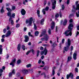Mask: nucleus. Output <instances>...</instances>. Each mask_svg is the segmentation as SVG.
<instances>
[{"label": "nucleus", "instance_id": "6e6552de", "mask_svg": "<svg viewBox=\"0 0 79 79\" xmlns=\"http://www.w3.org/2000/svg\"><path fill=\"white\" fill-rule=\"evenodd\" d=\"M16 59H14L13 60H12L11 63H10V65H12V67H14L15 66V63H16Z\"/></svg>", "mask_w": 79, "mask_h": 79}, {"label": "nucleus", "instance_id": "7c9ffc66", "mask_svg": "<svg viewBox=\"0 0 79 79\" xmlns=\"http://www.w3.org/2000/svg\"><path fill=\"white\" fill-rule=\"evenodd\" d=\"M2 50H3V49L2 48H0V55L2 54Z\"/></svg>", "mask_w": 79, "mask_h": 79}, {"label": "nucleus", "instance_id": "aec40b11", "mask_svg": "<svg viewBox=\"0 0 79 79\" xmlns=\"http://www.w3.org/2000/svg\"><path fill=\"white\" fill-rule=\"evenodd\" d=\"M67 20L66 19H65L64 22V23H63V25L64 26H65V25H66V24L67 23Z\"/></svg>", "mask_w": 79, "mask_h": 79}, {"label": "nucleus", "instance_id": "9b49d317", "mask_svg": "<svg viewBox=\"0 0 79 79\" xmlns=\"http://www.w3.org/2000/svg\"><path fill=\"white\" fill-rule=\"evenodd\" d=\"M55 27V23L54 22H52L51 23V30H53V29H54V27Z\"/></svg>", "mask_w": 79, "mask_h": 79}, {"label": "nucleus", "instance_id": "ddd939ff", "mask_svg": "<svg viewBox=\"0 0 79 79\" xmlns=\"http://www.w3.org/2000/svg\"><path fill=\"white\" fill-rule=\"evenodd\" d=\"M44 38H41V39H45L46 40H48V36L47 34H44Z\"/></svg>", "mask_w": 79, "mask_h": 79}, {"label": "nucleus", "instance_id": "680f3d73", "mask_svg": "<svg viewBox=\"0 0 79 79\" xmlns=\"http://www.w3.org/2000/svg\"><path fill=\"white\" fill-rule=\"evenodd\" d=\"M62 10H64V5H63L62 6Z\"/></svg>", "mask_w": 79, "mask_h": 79}, {"label": "nucleus", "instance_id": "cd10ccee", "mask_svg": "<svg viewBox=\"0 0 79 79\" xmlns=\"http://www.w3.org/2000/svg\"><path fill=\"white\" fill-rule=\"evenodd\" d=\"M59 17V14H56L55 15V17L56 18L55 19H57V18H58Z\"/></svg>", "mask_w": 79, "mask_h": 79}, {"label": "nucleus", "instance_id": "4468645a", "mask_svg": "<svg viewBox=\"0 0 79 79\" xmlns=\"http://www.w3.org/2000/svg\"><path fill=\"white\" fill-rule=\"evenodd\" d=\"M21 13L22 15H26V11L25 10L23 9L21 11Z\"/></svg>", "mask_w": 79, "mask_h": 79}, {"label": "nucleus", "instance_id": "f03ea898", "mask_svg": "<svg viewBox=\"0 0 79 79\" xmlns=\"http://www.w3.org/2000/svg\"><path fill=\"white\" fill-rule=\"evenodd\" d=\"M65 45L66 46V47H64V50L66 52H68V50L69 47H70V45H71V40H68L67 43L66 42L65 43Z\"/></svg>", "mask_w": 79, "mask_h": 79}, {"label": "nucleus", "instance_id": "ea45409f", "mask_svg": "<svg viewBox=\"0 0 79 79\" xmlns=\"http://www.w3.org/2000/svg\"><path fill=\"white\" fill-rule=\"evenodd\" d=\"M26 66L27 68H29V67H31V64H27Z\"/></svg>", "mask_w": 79, "mask_h": 79}, {"label": "nucleus", "instance_id": "b1692460", "mask_svg": "<svg viewBox=\"0 0 79 79\" xmlns=\"http://www.w3.org/2000/svg\"><path fill=\"white\" fill-rule=\"evenodd\" d=\"M71 56H69L68 57V60L67 61H71Z\"/></svg>", "mask_w": 79, "mask_h": 79}, {"label": "nucleus", "instance_id": "2eb2a0df", "mask_svg": "<svg viewBox=\"0 0 79 79\" xmlns=\"http://www.w3.org/2000/svg\"><path fill=\"white\" fill-rule=\"evenodd\" d=\"M77 53L76 52H75L73 54V58L74 60H76V59H77V57H76L77 56Z\"/></svg>", "mask_w": 79, "mask_h": 79}, {"label": "nucleus", "instance_id": "f3484780", "mask_svg": "<svg viewBox=\"0 0 79 79\" xmlns=\"http://www.w3.org/2000/svg\"><path fill=\"white\" fill-rule=\"evenodd\" d=\"M17 49L18 51H20L21 50V44H19L17 47Z\"/></svg>", "mask_w": 79, "mask_h": 79}, {"label": "nucleus", "instance_id": "4c0bfd02", "mask_svg": "<svg viewBox=\"0 0 79 79\" xmlns=\"http://www.w3.org/2000/svg\"><path fill=\"white\" fill-rule=\"evenodd\" d=\"M39 53H40V51H37V56L38 57L39 55Z\"/></svg>", "mask_w": 79, "mask_h": 79}, {"label": "nucleus", "instance_id": "a878e982", "mask_svg": "<svg viewBox=\"0 0 79 79\" xmlns=\"http://www.w3.org/2000/svg\"><path fill=\"white\" fill-rule=\"evenodd\" d=\"M3 7L2 6V9L1 10V13H4V10H3Z\"/></svg>", "mask_w": 79, "mask_h": 79}, {"label": "nucleus", "instance_id": "a19ab883", "mask_svg": "<svg viewBox=\"0 0 79 79\" xmlns=\"http://www.w3.org/2000/svg\"><path fill=\"white\" fill-rule=\"evenodd\" d=\"M48 32L49 34H51V29L50 28H49L48 31Z\"/></svg>", "mask_w": 79, "mask_h": 79}, {"label": "nucleus", "instance_id": "2f4dec72", "mask_svg": "<svg viewBox=\"0 0 79 79\" xmlns=\"http://www.w3.org/2000/svg\"><path fill=\"white\" fill-rule=\"evenodd\" d=\"M76 15H77V17L78 18L79 16V10H78V13L77 12L76 13Z\"/></svg>", "mask_w": 79, "mask_h": 79}, {"label": "nucleus", "instance_id": "412c9836", "mask_svg": "<svg viewBox=\"0 0 79 79\" xmlns=\"http://www.w3.org/2000/svg\"><path fill=\"white\" fill-rule=\"evenodd\" d=\"M67 20L66 19H65L64 22V23H63V25L64 26H65V25H66V24L67 23Z\"/></svg>", "mask_w": 79, "mask_h": 79}, {"label": "nucleus", "instance_id": "bb28decb", "mask_svg": "<svg viewBox=\"0 0 79 79\" xmlns=\"http://www.w3.org/2000/svg\"><path fill=\"white\" fill-rule=\"evenodd\" d=\"M34 28L35 30H37V26L35 23H34Z\"/></svg>", "mask_w": 79, "mask_h": 79}, {"label": "nucleus", "instance_id": "f704fd0d", "mask_svg": "<svg viewBox=\"0 0 79 79\" xmlns=\"http://www.w3.org/2000/svg\"><path fill=\"white\" fill-rule=\"evenodd\" d=\"M11 13L10 12H9L7 13V16H10V17L11 16Z\"/></svg>", "mask_w": 79, "mask_h": 79}, {"label": "nucleus", "instance_id": "f8f14e48", "mask_svg": "<svg viewBox=\"0 0 79 79\" xmlns=\"http://www.w3.org/2000/svg\"><path fill=\"white\" fill-rule=\"evenodd\" d=\"M13 19L12 18V17L10 16V18L9 19V21H11V24L12 25H13L14 24V22L13 21V20H12Z\"/></svg>", "mask_w": 79, "mask_h": 79}, {"label": "nucleus", "instance_id": "4d7b16f0", "mask_svg": "<svg viewBox=\"0 0 79 79\" xmlns=\"http://www.w3.org/2000/svg\"><path fill=\"white\" fill-rule=\"evenodd\" d=\"M73 46H72L71 47V50L72 51L73 50Z\"/></svg>", "mask_w": 79, "mask_h": 79}, {"label": "nucleus", "instance_id": "49530a36", "mask_svg": "<svg viewBox=\"0 0 79 79\" xmlns=\"http://www.w3.org/2000/svg\"><path fill=\"white\" fill-rule=\"evenodd\" d=\"M3 72V69H0V73H2Z\"/></svg>", "mask_w": 79, "mask_h": 79}, {"label": "nucleus", "instance_id": "4be33fe9", "mask_svg": "<svg viewBox=\"0 0 79 79\" xmlns=\"http://www.w3.org/2000/svg\"><path fill=\"white\" fill-rule=\"evenodd\" d=\"M39 34V32L38 31H36L35 32V36H38Z\"/></svg>", "mask_w": 79, "mask_h": 79}, {"label": "nucleus", "instance_id": "0eeeda50", "mask_svg": "<svg viewBox=\"0 0 79 79\" xmlns=\"http://www.w3.org/2000/svg\"><path fill=\"white\" fill-rule=\"evenodd\" d=\"M49 10V7L48 6H46L45 9L43 10L42 12L43 13L44 15H45V11H47Z\"/></svg>", "mask_w": 79, "mask_h": 79}, {"label": "nucleus", "instance_id": "c756f323", "mask_svg": "<svg viewBox=\"0 0 79 79\" xmlns=\"http://www.w3.org/2000/svg\"><path fill=\"white\" fill-rule=\"evenodd\" d=\"M6 9L7 10V11H12L11 9H10L9 8H6Z\"/></svg>", "mask_w": 79, "mask_h": 79}, {"label": "nucleus", "instance_id": "dca6fc26", "mask_svg": "<svg viewBox=\"0 0 79 79\" xmlns=\"http://www.w3.org/2000/svg\"><path fill=\"white\" fill-rule=\"evenodd\" d=\"M22 73L23 74H26L28 73V71L26 69H23L22 71Z\"/></svg>", "mask_w": 79, "mask_h": 79}, {"label": "nucleus", "instance_id": "6e6d98bb", "mask_svg": "<svg viewBox=\"0 0 79 79\" xmlns=\"http://www.w3.org/2000/svg\"><path fill=\"white\" fill-rule=\"evenodd\" d=\"M79 34V31H77L76 33V37H77L78 35Z\"/></svg>", "mask_w": 79, "mask_h": 79}, {"label": "nucleus", "instance_id": "5fc2aeb1", "mask_svg": "<svg viewBox=\"0 0 79 79\" xmlns=\"http://www.w3.org/2000/svg\"><path fill=\"white\" fill-rule=\"evenodd\" d=\"M75 71L76 72H77V73L78 72V69L77 68H75Z\"/></svg>", "mask_w": 79, "mask_h": 79}, {"label": "nucleus", "instance_id": "864d4df0", "mask_svg": "<svg viewBox=\"0 0 79 79\" xmlns=\"http://www.w3.org/2000/svg\"><path fill=\"white\" fill-rule=\"evenodd\" d=\"M41 62H42V60L40 59L38 61L39 64H40Z\"/></svg>", "mask_w": 79, "mask_h": 79}, {"label": "nucleus", "instance_id": "473e14b6", "mask_svg": "<svg viewBox=\"0 0 79 79\" xmlns=\"http://www.w3.org/2000/svg\"><path fill=\"white\" fill-rule=\"evenodd\" d=\"M22 48L23 49V50H25L26 48H25V46L24 45H23L22 46Z\"/></svg>", "mask_w": 79, "mask_h": 79}, {"label": "nucleus", "instance_id": "13d9d810", "mask_svg": "<svg viewBox=\"0 0 79 79\" xmlns=\"http://www.w3.org/2000/svg\"><path fill=\"white\" fill-rule=\"evenodd\" d=\"M23 30L24 31H26V30H27V28L26 27H25L23 28Z\"/></svg>", "mask_w": 79, "mask_h": 79}, {"label": "nucleus", "instance_id": "20e7f679", "mask_svg": "<svg viewBox=\"0 0 79 79\" xmlns=\"http://www.w3.org/2000/svg\"><path fill=\"white\" fill-rule=\"evenodd\" d=\"M33 21V19L31 17L30 18L29 20H27L26 21V23L27 24V23H29V25L30 26H31V25H32V21Z\"/></svg>", "mask_w": 79, "mask_h": 79}, {"label": "nucleus", "instance_id": "c9c22d12", "mask_svg": "<svg viewBox=\"0 0 79 79\" xmlns=\"http://www.w3.org/2000/svg\"><path fill=\"white\" fill-rule=\"evenodd\" d=\"M31 50H29L26 53V55H29L30 53H31Z\"/></svg>", "mask_w": 79, "mask_h": 79}, {"label": "nucleus", "instance_id": "a211bd4d", "mask_svg": "<svg viewBox=\"0 0 79 79\" xmlns=\"http://www.w3.org/2000/svg\"><path fill=\"white\" fill-rule=\"evenodd\" d=\"M44 19H42L40 20V24L41 25H44Z\"/></svg>", "mask_w": 79, "mask_h": 79}, {"label": "nucleus", "instance_id": "39448f33", "mask_svg": "<svg viewBox=\"0 0 79 79\" xmlns=\"http://www.w3.org/2000/svg\"><path fill=\"white\" fill-rule=\"evenodd\" d=\"M48 52V51L47 50L46 48H45L44 51L41 52V55H42L44 54V55H47Z\"/></svg>", "mask_w": 79, "mask_h": 79}, {"label": "nucleus", "instance_id": "a18cd8bd", "mask_svg": "<svg viewBox=\"0 0 79 79\" xmlns=\"http://www.w3.org/2000/svg\"><path fill=\"white\" fill-rule=\"evenodd\" d=\"M28 34L29 36H31V37H33V35H31V32H28Z\"/></svg>", "mask_w": 79, "mask_h": 79}, {"label": "nucleus", "instance_id": "7ed1b4c3", "mask_svg": "<svg viewBox=\"0 0 79 79\" xmlns=\"http://www.w3.org/2000/svg\"><path fill=\"white\" fill-rule=\"evenodd\" d=\"M51 2L52 3V8L53 10H55V7H56V1L54 0H51Z\"/></svg>", "mask_w": 79, "mask_h": 79}, {"label": "nucleus", "instance_id": "69168bd1", "mask_svg": "<svg viewBox=\"0 0 79 79\" xmlns=\"http://www.w3.org/2000/svg\"><path fill=\"white\" fill-rule=\"evenodd\" d=\"M31 52L33 53V54H34V50H33V49H32L31 50Z\"/></svg>", "mask_w": 79, "mask_h": 79}, {"label": "nucleus", "instance_id": "9d476101", "mask_svg": "<svg viewBox=\"0 0 79 79\" xmlns=\"http://www.w3.org/2000/svg\"><path fill=\"white\" fill-rule=\"evenodd\" d=\"M11 34V32L10 31H7L5 37H8L9 36H10Z\"/></svg>", "mask_w": 79, "mask_h": 79}, {"label": "nucleus", "instance_id": "09e8293b", "mask_svg": "<svg viewBox=\"0 0 79 79\" xmlns=\"http://www.w3.org/2000/svg\"><path fill=\"white\" fill-rule=\"evenodd\" d=\"M15 13H14L12 15V18H15Z\"/></svg>", "mask_w": 79, "mask_h": 79}, {"label": "nucleus", "instance_id": "72a5a7b5", "mask_svg": "<svg viewBox=\"0 0 79 79\" xmlns=\"http://www.w3.org/2000/svg\"><path fill=\"white\" fill-rule=\"evenodd\" d=\"M12 73L13 74H15V69H12Z\"/></svg>", "mask_w": 79, "mask_h": 79}, {"label": "nucleus", "instance_id": "e2e57ef3", "mask_svg": "<svg viewBox=\"0 0 79 79\" xmlns=\"http://www.w3.org/2000/svg\"><path fill=\"white\" fill-rule=\"evenodd\" d=\"M44 58V56L43 55L42 56H41V59H42V60H43Z\"/></svg>", "mask_w": 79, "mask_h": 79}, {"label": "nucleus", "instance_id": "f257e3e1", "mask_svg": "<svg viewBox=\"0 0 79 79\" xmlns=\"http://www.w3.org/2000/svg\"><path fill=\"white\" fill-rule=\"evenodd\" d=\"M73 23L69 24L68 27L69 30H67L64 33V34H65L66 36H68L69 35L71 36V35H72L71 30H73Z\"/></svg>", "mask_w": 79, "mask_h": 79}, {"label": "nucleus", "instance_id": "c85d7f7f", "mask_svg": "<svg viewBox=\"0 0 79 79\" xmlns=\"http://www.w3.org/2000/svg\"><path fill=\"white\" fill-rule=\"evenodd\" d=\"M24 38L25 39V40H29V36L27 35H25Z\"/></svg>", "mask_w": 79, "mask_h": 79}, {"label": "nucleus", "instance_id": "052dcab7", "mask_svg": "<svg viewBox=\"0 0 79 79\" xmlns=\"http://www.w3.org/2000/svg\"><path fill=\"white\" fill-rule=\"evenodd\" d=\"M9 55H8V54H7L6 55V59H8L9 58Z\"/></svg>", "mask_w": 79, "mask_h": 79}, {"label": "nucleus", "instance_id": "1a4fd4ad", "mask_svg": "<svg viewBox=\"0 0 79 79\" xmlns=\"http://www.w3.org/2000/svg\"><path fill=\"white\" fill-rule=\"evenodd\" d=\"M75 5L76 6V8L75 9L76 10H79V2L77 1L75 3Z\"/></svg>", "mask_w": 79, "mask_h": 79}, {"label": "nucleus", "instance_id": "423d86ee", "mask_svg": "<svg viewBox=\"0 0 79 79\" xmlns=\"http://www.w3.org/2000/svg\"><path fill=\"white\" fill-rule=\"evenodd\" d=\"M74 77V74L72 73H70L69 74L67 75L66 77L67 79H69V77L71 78V79L73 78V77Z\"/></svg>", "mask_w": 79, "mask_h": 79}, {"label": "nucleus", "instance_id": "de8ad7c7", "mask_svg": "<svg viewBox=\"0 0 79 79\" xmlns=\"http://www.w3.org/2000/svg\"><path fill=\"white\" fill-rule=\"evenodd\" d=\"M59 13H60V18H61V17H62V15L61 14L62 13H61V11Z\"/></svg>", "mask_w": 79, "mask_h": 79}, {"label": "nucleus", "instance_id": "393cba45", "mask_svg": "<svg viewBox=\"0 0 79 79\" xmlns=\"http://www.w3.org/2000/svg\"><path fill=\"white\" fill-rule=\"evenodd\" d=\"M21 61L20 60H19L17 62V64H19L21 63Z\"/></svg>", "mask_w": 79, "mask_h": 79}, {"label": "nucleus", "instance_id": "0e129e2a", "mask_svg": "<svg viewBox=\"0 0 79 79\" xmlns=\"http://www.w3.org/2000/svg\"><path fill=\"white\" fill-rule=\"evenodd\" d=\"M73 21V19H71L69 20L70 23H72Z\"/></svg>", "mask_w": 79, "mask_h": 79}, {"label": "nucleus", "instance_id": "5701e85b", "mask_svg": "<svg viewBox=\"0 0 79 79\" xmlns=\"http://www.w3.org/2000/svg\"><path fill=\"white\" fill-rule=\"evenodd\" d=\"M56 43L55 42L52 44V47H56Z\"/></svg>", "mask_w": 79, "mask_h": 79}, {"label": "nucleus", "instance_id": "c03bdc74", "mask_svg": "<svg viewBox=\"0 0 79 79\" xmlns=\"http://www.w3.org/2000/svg\"><path fill=\"white\" fill-rule=\"evenodd\" d=\"M3 32L4 33H6V28H5L3 29Z\"/></svg>", "mask_w": 79, "mask_h": 79}, {"label": "nucleus", "instance_id": "603ef678", "mask_svg": "<svg viewBox=\"0 0 79 79\" xmlns=\"http://www.w3.org/2000/svg\"><path fill=\"white\" fill-rule=\"evenodd\" d=\"M44 46H45V47H50V45H49V44H44Z\"/></svg>", "mask_w": 79, "mask_h": 79}, {"label": "nucleus", "instance_id": "37998d69", "mask_svg": "<svg viewBox=\"0 0 79 79\" xmlns=\"http://www.w3.org/2000/svg\"><path fill=\"white\" fill-rule=\"evenodd\" d=\"M5 35H3L2 36V39H1V40H4V38H5Z\"/></svg>", "mask_w": 79, "mask_h": 79}, {"label": "nucleus", "instance_id": "338daca9", "mask_svg": "<svg viewBox=\"0 0 79 79\" xmlns=\"http://www.w3.org/2000/svg\"><path fill=\"white\" fill-rule=\"evenodd\" d=\"M37 14H40V10H37Z\"/></svg>", "mask_w": 79, "mask_h": 79}, {"label": "nucleus", "instance_id": "79ce46f5", "mask_svg": "<svg viewBox=\"0 0 79 79\" xmlns=\"http://www.w3.org/2000/svg\"><path fill=\"white\" fill-rule=\"evenodd\" d=\"M13 75L12 74V73H9V77H11V76H12Z\"/></svg>", "mask_w": 79, "mask_h": 79}, {"label": "nucleus", "instance_id": "bf43d9fd", "mask_svg": "<svg viewBox=\"0 0 79 79\" xmlns=\"http://www.w3.org/2000/svg\"><path fill=\"white\" fill-rule=\"evenodd\" d=\"M67 3L68 4V5H69V0H68L67 1Z\"/></svg>", "mask_w": 79, "mask_h": 79}, {"label": "nucleus", "instance_id": "6ab92c4d", "mask_svg": "<svg viewBox=\"0 0 79 79\" xmlns=\"http://www.w3.org/2000/svg\"><path fill=\"white\" fill-rule=\"evenodd\" d=\"M48 68H49L48 67V66H45L43 69H44V70H46V71H47L48 70Z\"/></svg>", "mask_w": 79, "mask_h": 79}, {"label": "nucleus", "instance_id": "3c124183", "mask_svg": "<svg viewBox=\"0 0 79 79\" xmlns=\"http://www.w3.org/2000/svg\"><path fill=\"white\" fill-rule=\"evenodd\" d=\"M16 8V7L15 6H13L12 7V10H14Z\"/></svg>", "mask_w": 79, "mask_h": 79}, {"label": "nucleus", "instance_id": "774afa93", "mask_svg": "<svg viewBox=\"0 0 79 79\" xmlns=\"http://www.w3.org/2000/svg\"><path fill=\"white\" fill-rule=\"evenodd\" d=\"M47 4V1H45L44 2V5H45Z\"/></svg>", "mask_w": 79, "mask_h": 79}, {"label": "nucleus", "instance_id": "58836bf2", "mask_svg": "<svg viewBox=\"0 0 79 79\" xmlns=\"http://www.w3.org/2000/svg\"><path fill=\"white\" fill-rule=\"evenodd\" d=\"M20 26V24L17 23L16 25V27L18 28V27H19Z\"/></svg>", "mask_w": 79, "mask_h": 79}, {"label": "nucleus", "instance_id": "e433bc0d", "mask_svg": "<svg viewBox=\"0 0 79 79\" xmlns=\"http://www.w3.org/2000/svg\"><path fill=\"white\" fill-rule=\"evenodd\" d=\"M41 75L42 76H44V77H45V78L46 77V75H45V73H42L41 74Z\"/></svg>", "mask_w": 79, "mask_h": 79}, {"label": "nucleus", "instance_id": "8fccbe9b", "mask_svg": "<svg viewBox=\"0 0 79 79\" xmlns=\"http://www.w3.org/2000/svg\"><path fill=\"white\" fill-rule=\"evenodd\" d=\"M55 70H54V69L52 70V75H54L55 74Z\"/></svg>", "mask_w": 79, "mask_h": 79}]
</instances>
